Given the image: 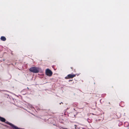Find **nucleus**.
Here are the masks:
<instances>
[{"label":"nucleus","mask_w":129,"mask_h":129,"mask_svg":"<svg viewBox=\"0 0 129 129\" xmlns=\"http://www.w3.org/2000/svg\"><path fill=\"white\" fill-rule=\"evenodd\" d=\"M30 71L35 73H37L39 71V69L38 68L35 67H32L29 69Z\"/></svg>","instance_id":"nucleus-1"},{"label":"nucleus","mask_w":129,"mask_h":129,"mask_svg":"<svg viewBox=\"0 0 129 129\" xmlns=\"http://www.w3.org/2000/svg\"><path fill=\"white\" fill-rule=\"evenodd\" d=\"M46 74L49 76H51L52 74V72L49 69H47L46 71Z\"/></svg>","instance_id":"nucleus-2"},{"label":"nucleus","mask_w":129,"mask_h":129,"mask_svg":"<svg viewBox=\"0 0 129 129\" xmlns=\"http://www.w3.org/2000/svg\"><path fill=\"white\" fill-rule=\"evenodd\" d=\"M75 76V75L74 74H69L65 77L66 79L72 78Z\"/></svg>","instance_id":"nucleus-3"},{"label":"nucleus","mask_w":129,"mask_h":129,"mask_svg":"<svg viewBox=\"0 0 129 129\" xmlns=\"http://www.w3.org/2000/svg\"><path fill=\"white\" fill-rule=\"evenodd\" d=\"M8 124H10V125H11L12 126H13V127L15 129H19L18 128V127L16 126H14L11 123H8Z\"/></svg>","instance_id":"nucleus-4"},{"label":"nucleus","mask_w":129,"mask_h":129,"mask_svg":"<svg viewBox=\"0 0 129 129\" xmlns=\"http://www.w3.org/2000/svg\"><path fill=\"white\" fill-rule=\"evenodd\" d=\"M0 120L2 122H5V119L1 117H0Z\"/></svg>","instance_id":"nucleus-5"},{"label":"nucleus","mask_w":129,"mask_h":129,"mask_svg":"<svg viewBox=\"0 0 129 129\" xmlns=\"http://www.w3.org/2000/svg\"><path fill=\"white\" fill-rule=\"evenodd\" d=\"M1 39L3 41H5L6 40V38L4 37H2L1 38Z\"/></svg>","instance_id":"nucleus-6"}]
</instances>
